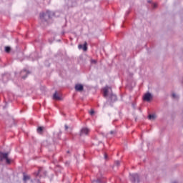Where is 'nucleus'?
Masks as SVG:
<instances>
[{
  "mask_svg": "<svg viewBox=\"0 0 183 183\" xmlns=\"http://www.w3.org/2000/svg\"><path fill=\"white\" fill-rule=\"evenodd\" d=\"M104 98H108L107 102L112 107L114 102L118 101V97L112 92V89L108 86H106L102 89Z\"/></svg>",
  "mask_w": 183,
  "mask_h": 183,
  "instance_id": "obj_1",
  "label": "nucleus"
},
{
  "mask_svg": "<svg viewBox=\"0 0 183 183\" xmlns=\"http://www.w3.org/2000/svg\"><path fill=\"white\" fill-rule=\"evenodd\" d=\"M54 15L52 11H49V10H46V11H43L40 13L39 18L42 22H48L49 19H51Z\"/></svg>",
  "mask_w": 183,
  "mask_h": 183,
  "instance_id": "obj_2",
  "label": "nucleus"
},
{
  "mask_svg": "<svg viewBox=\"0 0 183 183\" xmlns=\"http://www.w3.org/2000/svg\"><path fill=\"white\" fill-rule=\"evenodd\" d=\"M130 181L132 183H135V182L139 183L141 182L139 180V174L137 173L130 174Z\"/></svg>",
  "mask_w": 183,
  "mask_h": 183,
  "instance_id": "obj_3",
  "label": "nucleus"
},
{
  "mask_svg": "<svg viewBox=\"0 0 183 183\" xmlns=\"http://www.w3.org/2000/svg\"><path fill=\"white\" fill-rule=\"evenodd\" d=\"M89 132H91V130L86 127L82 128L80 131V137H82V135H89Z\"/></svg>",
  "mask_w": 183,
  "mask_h": 183,
  "instance_id": "obj_4",
  "label": "nucleus"
},
{
  "mask_svg": "<svg viewBox=\"0 0 183 183\" xmlns=\"http://www.w3.org/2000/svg\"><path fill=\"white\" fill-rule=\"evenodd\" d=\"M74 89L77 92H82V91H84V85H82L81 84H77L75 85Z\"/></svg>",
  "mask_w": 183,
  "mask_h": 183,
  "instance_id": "obj_5",
  "label": "nucleus"
},
{
  "mask_svg": "<svg viewBox=\"0 0 183 183\" xmlns=\"http://www.w3.org/2000/svg\"><path fill=\"white\" fill-rule=\"evenodd\" d=\"M143 99L146 101L147 102H149L151 99H152V94L151 93H147L144 95Z\"/></svg>",
  "mask_w": 183,
  "mask_h": 183,
  "instance_id": "obj_6",
  "label": "nucleus"
},
{
  "mask_svg": "<svg viewBox=\"0 0 183 183\" xmlns=\"http://www.w3.org/2000/svg\"><path fill=\"white\" fill-rule=\"evenodd\" d=\"M78 48H79V49H83V51H84V52H86V51H88V43H86V41H85L84 45L79 44Z\"/></svg>",
  "mask_w": 183,
  "mask_h": 183,
  "instance_id": "obj_7",
  "label": "nucleus"
},
{
  "mask_svg": "<svg viewBox=\"0 0 183 183\" xmlns=\"http://www.w3.org/2000/svg\"><path fill=\"white\" fill-rule=\"evenodd\" d=\"M29 71L26 70H23L20 72V76L23 79H25V78H26V76H28L29 75Z\"/></svg>",
  "mask_w": 183,
  "mask_h": 183,
  "instance_id": "obj_8",
  "label": "nucleus"
},
{
  "mask_svg": "<svg viewBox=\"0 0 183 183\" xmlns=\"http://www.w3.org/2000/svg\"><path fill=\"white\" fill-rule=\"evenodd\" d=\"M53 99L55 101H61V94L58 93V92H56L53 95Z\"/></svg>",
  "mask_w": 183,
  "mask_h": 183,
  "instance_id": "obj_9",
  "label": "nucleus"
},
{
  "mask_svg": "<svg viewBox=\"0 0 183 183\" xmlns=\"http://www.w3.org/2000/svg\"><path fill=\"white\" fill-rule=\"evenodd\" d=\"M31 179V176L26 174V173H23V181L24 182L26 183L27 181H29Z\"/></svg>",
  "mask_w": 183,
  "mask_h": 183,
  "instance_id": "obj_10",
  "label": "nucleus"
},
{
  "mask_svg": "<svg viewBox=\"0 0 183 183\" xmlns=\"http://www.w3.org/2000/svg\"><path fill=\"white\" fill-rule=\"evenodd\" d=\"M8 157V153H4L2 152H0V161H4V159H6Z\"/></svg>",
  "mask_w": 183,
  "mask_h": 183,
  "instance_id": "obj_11",
  "label": "nucleus"
},
{
  "mask_svg": "<svg viewBox=\"0 0 183 183\" xmlns=\"http://www.w3.org/2000/svg\"><path fill=\"white\" fill-rule=\"evenodd\" d=\"M37 132L38 134H42L44 133V127H38Z\"/></svg>",
  "mask_w": 183,
  "mask_h": 183,
  "instance_id": "obj_12",
  "label": "nucleus"
},
{
  "mask_svg": "<svg viewBox=\"0 0 183 183\" xmlns=\"http://www.w3.org/2000/svg\"><path fill=\"white\" fill-rule=\"evenodd\" d=\"M104 179L99 178L96 181H93L92 183H103Z\"/></svg>",
  "mask_w": 183,
  "mask_h": 183,
  "instance_id": "obj_13",
  "label": "nucleus"
},
{
  "mask_svg": "<svg viewBox=\"0 0 183 183\" xmlns=\"http://www.w3.org/2000/svg\"><path fill=\"white\" fill-rule=\"evenodd\" d=\"M155 118H157V116H155V114H149L148 116V119L151 120H154L155 119Z\"/></svg>",
  "mask_w": 183,
  "mask_h": 183,
  "instance_id": "obj_14",
  "label": "nucleus"
},
{
  "mask_svg": "<svg viewBox=\"0 0 183 183\" xmlns=\"http://www.w3.org/2000/svg\"><path fill=\"white\" fill-rule=\"evenodd\" d=\"M6 164H7V165L11 164V162H12V160H11V159L8 158V157H6Z\"/></svg>",
  "mask_w": 183,
  "mask_h": 183,
  "instance_id": "obj_15",
  "label": "nucleus"
},
{
  "mask_svg": "<svg viewBox=\"0 0 183 183\" xmlns=\"http://www.w3.org/2000/svg\"><path fill=\"white\" fill-rule=\"evenodd\" d=\"M5 52H6V54H9V52H11V47L6 46L5 47Z\"/></svg>",
  "mask_w": 183,
  "mask_h": 183,
  "instance_id": "obj_16",
  "label": "nucleus"
},
{
  "mask_svg": "<svg viewBox=\"0 0 183 183\" xmlns=\"http://www.w3.org/2000/svg\"><path fill=\"white\" fill-rule=\"evenodd\" d=\"M172 98H174V99H178V96H177V94H175V93H173L172 94Z\"/></svg>",
  "mask_w": 183,
  "mask_h": 183,
  "instance_id": "obj_17",
  "label": "nucleus"
},
{
  "mask_svg": "<svg viewBox=\"0 0 183 183\" xmlns=\"http://www.w3.org/2000/svg\"><path fill=\"white\" fill-rule=\"evenodd\" d=\"M91 64H97V60L96 59H91Z\"/></svg>",
  "mask_w": 183,
  "mask_h": 183,
  "instance_id": "obj_18",
  "label": "nucleus"
},
{
  "mask_svg": "<svg viewBox=\"0 0 183 183\" xmlns=\"http://www.w3.org/2000/svg\"><path fill=\"white\" fill-rule=\"evenodd\" d=\"M158 6V4L157 3H154L152 4V8L155 9Z\"/></svg>",
  "mask_w": 183,
  "mask_h": 183,
  "instance_id": "obj_19",
  "label": "nucleus"
},
{
  "mask_svg": "<svg viewBox=\"0 0 183 183\" xmlns=\"http://www.w3.org/2000/svg\"><path fill=\"white\" fill-rule=\"evenodd\" d=\"M90 115H94V114H95V112L94 111V109H92L89 112Z\"/></svg>",
  "mask_w": 183,
  "mask_h": 183,
  "instance_id": "obj_20",
  "label": "nucleus"
},
{
  "mask_svg": "<svg viewBox=\"0 0 183 183\" xmlns=\"http://www.w3.org/2000/svg\"><path fill=\"white\" fill-rule=\"evenodd\" d=\"M64 128H65V131H68V128H69L68 125L65 124Z\"/></svg>",
  "mask_w": 183,
  "mask_h": 183,
  "instance_id": "obj_21",
  "label": "nucleus"
},
{
  "mask_svg": "<svg viewBox=\"0 0 183 183\" xmlns=\"http://www.w3.org/2000/svg\"><path fill=\"white\" fill-rule=\"evenodd\" d=\"M115 164H117V165H119V164H120V163H119V161H117V162H115Z\"/></svg>",
  "mask_w": 183,
  "mask_h": 183,
  "instance_id": "obj_22",
  "label": "nucleus"
},
{
  "mask_svg": "<svg viewBox=\"0 0 183 183\" xmlns=\"http://www.w3.org/2000/svg\"><path fill=\"white\" fill-rule=\"evenodd\" d=\"M110 134H114V132H111Z\"/></svg>",
  "mask_w": 183,
  "mask_h": 183,
  "instance_id": "obj_23",
  "label": "nucleus"
},
{
  "mask_svg": "<svg viewBox=\"0 0 183 183\" xmlns=\"http://www.w3.org/2000/svg\"><path fill=\"white\" fill-rule=\"evenodd\" d=\"M105 158H107V155H105Z\"/></svg>",
  "mask_w": 183,
  "mask_h": 183,
  "instance_id": "obj_24",
  "label": "nucleus"
},
{
  "mask_svg": "<svg viewBox=\"0 0 183 183\" xmlns=\"http://www.w3.org/2000/svg\"><path fill=\"white\" fill-rule=\"evenodd\" d=\"M173 183H178V182H174Z\"/></svg>",
  "mask_w": 183,
  "mask_h": 183,
  "instance_id": "obj_25",
  "label": "nucleus"
},
{
  "mask_svg": "<svg viewBox=\"0 0 183 183\" xmlns=\"http://www.w3.org/2000/svg\"><path fill=\"white\" fill-rule=\"evenodd\" d=\"M67 153L69 154V151H68Z\"/></svg>",
  "mask_w": 183,
  "mask_h": 183,
  "instance_id": "obj_26",
  "label": "nucleus"
}]
</instances>
